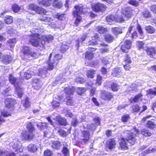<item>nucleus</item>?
Masks as SVG:
<instances>
[{
    "label": "nucleus",
    "mask_w": 156,
    "mask_h": 156,
    "mask_svg": "<svg viewBox=\"0 0 156 156\" xmlns=\"http://www.w3.org/2000/svg\"><path fill=\"white\" fill-rule=\"evenodd\" d=\"M132 42L131 41H126L122 45L121 49L123 52H127L131 47Z\"/></svg>",
    "instance_id": "obj_13"
},
{
    "label": "nucleus",
    "mask_w": 156,
    "mask_h": 156,
    "mask_svg": "<svg viewBox=\"0 0 156 156\" xmlns=\"http://www.w3.org/2000/svg\"><path fill=\"white\" fill-rule=\"evenodd\" d=\"M147 126L148 128L151 129H153L156 126V120L151 119L148 121L147 123Z\"/></svg>",
    "instance_id": "obj_20"
},
{
    "label": "nucleus",
    "mask_w": 156,
    "mask_h": 156,
    "mask_svg": "<svg viewBox=\"0 0 156 156\" xmlns=\"http://www.w3.org/2000/svg\"><path fill=\"white\" fill-rule=\"evenodd\" d=\"M85 129L83 132L81 142L83 144H85L88 142L89 139L90 132L92 133L96 129L95 126L92 124H89L84 127Z\"/></svg>",
    "instance_id": "obj_3"
},
{
    "label": "nucleus",
    "mask_w": 156,
    "mask_h": 156,
    "mask_svg": "<svg viewBox=\"0 0 156 156\" xmlns=\"http://www.w3.org/2000/svg\"><path fill=\"white\" fill-rule=\"evenodd\" d=\"M105 41L107 42L110 43L112 42L113 41L114 38L113 37L111 34H108L105 35Z\"/></svg>",
    "instance_id": "obj_35"
},
{
    "label": "nucleus",
    "mask_w": 156,
    "mask_h": 156,
    "mask_svg": "<svg viewBox=\"0 0 156 156\" xmlns=\"http://www.w3.org/2000/svg\"><path fill=\"white\" fill-rule=\"evenodd\" d=\"M12 9L13 12L17 13L20 10L21 7L17 4H14L12 6Z\"/></svg>",
    "instance_id": "obj_30"
},
{
    "label": "nucleus",
    "mask_w": 156,
    "mask_h": 156,
    "mask_svg": "<svg viewBox=\"0 0 156 156\" xmlns=\"http://www.w3.org/2000/svg\"><path fill=\"white\" fill-rule=\"evenodd\" d=\"M92 8L96 12H103L106 10L107 7L104 4L98 2L92 6Z\"/></svg>",
    "instance_id": "obj_10"
},
{
    "label": "nucleus",
    "mask_w": 156,
    "mask_h": 156,
    "mask_svg": "<svg viewBox=\"0 0 156 156\" xmlns=\"http://www.w3.org/2000/svg\"><path fill=\"white\" fill-rule=\"evenodd\" d=\"M65 93L67 97H69L73 94L75 91V88L74 87L72 86L70 87H65L64 89Z\"/></svg>",
    "instance_id": "obj_15"
},
{
    "label": "nucleus",
    "mask_w": 156,
    "mask_h": 156,
    "mask_svg": "<svg viewBox=\"0 0 156 156\" xmlns=\"http://www.w3.org/2000/svg\"><path fill=\"white\" fill-rule=\"evenodd\" d=\"M44 154L45 156H52L53 153L50 151L48 150L44 151Z\"/></svg>",
    "instance_id": "obj_59"
},
{
    "label": "nucleus",
    "mask_w": 156,
    "mask_h": 156,
    "mask_svg": "<svg viewBox=\"0 0 156 156\" xmlns=\"http://www.w3.org/2000/svg\"><path fill=\"white\" fill-rule=\"evenodd\" d=\"M94 57V53L90 51L86 52L85 53V58L87 59L91 60Z\"/></svg>",
    "instance_id": "obj_37"
},
{
    "label": "nucleus",
    "mask_w": 156,
    "mask_h": 156,
    "mask_svg": "<svg viewBox=\"0 0 156 156\" xmlns=\"http://www.w3.org/2000/svg\"><path fill=\"white\" fill-rule=\"evenodd\" d=\"M116 22H123L126 20H127L124 16H123L122 13V16H119L117 18H116Z\"/></svg>",
    "instance_id": "obj_47"
},
{
    "label": "nucleus",
    "mask_w": 156,
    "mask_h": 156,
    "mask_svg": "<svg viewBox=\"0 0 156 156\" xmlns=\"http://www.w3.org/2000/svg\"><path fill=\"white\" fill-rule=\"evenodd\" d=\"M58 132L60 136L63 137L66 136L67 135V133L61 129H59Z\"/></svg>",
    "instance_id": "obj_55"
},
{
    "label": "nucleus",
    "mask_w": 156,
    "mask_h": 156,
    "mask_svg": "<svg viewBox=\"0 0 156 156\" xmlns=\"http://www.w3.org/2000/svg\"><path fill=\"white\" fill-rule=\"evenodd\" d=\"M21 51L22 53L25 55H29L33 57L37 58L39 55L38 53L34 51H32L31 49L27 46H23L21 49Z\"/></svg>",
    "instance_id": "obj_8"
},
{
    "label": "nucleus",
    "mask_w": 156,
    "mask_h": 156,
    "mask_svg": "<svg viewBox=\"0 0 156 156\" xmlns=\"http://www.w3.org/2000/svg\"><path fill=\"white\" fill-rule=\"evenodd\" d=\"M5 108L3 111L1 112L2 115H0V125L5 122V119H4V117H7L10 115V114L6 111H5Z\"/></svg>",
    "instance_id": "obj_18"
},
{
    "label": "nucleus",
    "mask_w": 156,
    "mask_h": 156,
    "mask_svg": "<svg viewBox=\"0 0 156 156\" xmlns=\"http://www.w3.org/2000/svg\"><path fill=\"white\" fill-rule=\"evenodd\" d=\"M96 74L94 70H89L87 71V75L88 78H93Z\"/></svg>",
    "instance_id": "obj_33"
},
{
    "label": "nucleus",
    "mask_w": 156,
    "mask_h": 156,
    "mask_svg": "<svg viewBox=\"0 0 156 156\" xmlns=\"http://www.w3.org/2000/svg\"><path fill=\"white\" fill-rule=\"evenodd\" d=\"M5 23L7 24H10L13 22V17L9 16H6L4 19Z\"/></svg>",
    "instance_id": "obj_34"
},
{
    "label": "nucleus",
    "mask_w": 156,
    "mask_h": 156,
    "mask_svg": "<svg viewBox=\"0 0 156 156\" xmlns=\"http://www.w3.org/2000/svg\"><path fill=\"white\" fill-rule=\"evenodd\" d=\"M76 10L73 12L74 16L76 18L75 23L78 25L81 20L80 14H84L87 12V9L84 6H75Z\"/></svg>",
    "instance_id": "obj_4"
},
{
    "label": "nucleus",
    "mask_w": 156,
    "mask_h": 156,
    "mask_svg": "<svg viewBox=\"0 0 156 156\" xmlns=\"http://www.w3.org/2000/svg\"><path fill=\"white\" fill-rule=\"evenodd\" d=\"M124 133L126 138H122L121 139L120 142V145L122 149H127L128 148L127 142L132 145L134 144L136 141L135 137L136 135L129 130L125 131Z\"/></svg>",
    "instance_id": "obj_2"
},
{
    "label": "nucleus",
    "mask_w": 156,
    "mask_h": 156,
    "mask_svg": "<svg viewBox=\"0 0 156 156\" xmlns=\"http://www.w3.org/2000/svg\"><path fill=\"white\" fill-rule=\"evenodd\" d=\"M154 90L152 89H150L147 90V95L148 96L149 95L155 96L156 95V88H154Z\"/></svg>",
    "instance_id": "obj_39"
},
{
    "label": "nucleus",
    "mask_w": 156,
    "mask_h": 156,
    "mask_svg": "<svg viewBox=\"0 0 156 156\" xmlns=\"http://www.w3.org/2000/svg\"><path fill=\"white\" fill-rule=\"evenodd\" d=\"M67 145H64L62 152L65 156H68L69 154V150Z\"/></svg>",
    "instance_id": "obj_31"
},
{
    "label": "nucleus",
    "mask_w": 156,
    "mask_h": 156,
    "mask_svg": "<svg viewBox=\"0 0 156 156\" xmlns=\"http://www.w3.org/2000/svg\"><path fill=\"white\" fill-rule=\"evenodd\" d=\"M86 90V88H85L78 87L77 89V92L79 94L81 95L83 94Z\"/></svg>",
    "instance_id": "obj_46"
},
{
    "label": "nucleus",
    "mask_w": 156,
    "mask_h": 156,
    "mask_svg": "<svg viewBox=\"0 0 156 156\" xmlns=\"http://www.w3.org/2000/svg\"><path fill=\"white\" fill-rule=\"evenodd\" d=\"M22 146V145L21 144H20L19 145H18L16 143H15L13 145V148H14L15 150L17 152H21L23 151V148Z\"/></svg>",
    "instance_id": "obj_25"
},
{
    "label": "nucleus",
    "mask_w": 156,
    "mask_h": 156,
    "mask_svg": "<svg viewBox=\"0 0 156 156\" xmlns=\"http://www.w3.org/2000/svg\"><path fill=\"white\" fill-rule=\"evenodd\" d=\"M42 39L43 41H44L45 42H49L52 41L54 39V37L53 36L50 35H47L46 36H42Z\"/></svg>",
    "instance_id": "obj_24"
},
{
    "label": "nucleus",
    "mask_w": 156,
    "mask_h": 156,
    "mask_svg": "<svg viewBox=\"0 0 156 156\" xmlns=\"http://www.w3.org/2000/svg\"><path fill=\"white\" fill-rule=\"evenodd\" d=\"M74 101L71 99H68L66 101L67 105H72L74 104Z\"/></svg>",
    "instance_id": "obj_57"
},
{
    "label": "nucleus",
    "mask_w": 156,
    "mask_h": 156,
    "mask_svg": "<svg viewBox=\"0 0 156 156\" xmlns=\"http://www.w3.org/2000/svg\"><path fill=\"white\" fill-rule=\"evenodd\" d=\"M27 127L28 130V132L25 131L22 133V140H32L34 136L32 133L34 128L31 122L27 124Z\"/></svg>",
    "instance_id": "obj_6"
},
{
    "label": "nucleus",
    "mask_w": 156,
    "mask_h": 156,
    "mask_svg": "<svg viewBox=\"0 0 156 156\" xmlns=\"http://www.w3.org/2000/svg\"><path fill=\"white\" fill-rule=\"evenodd\" d=\"M97 31L100 34H103L106 30V29L104 27L101 26H98L97 28Z\"/></svg>",
    "instance_id": "obj_43"
},
{
    "label": "nucleus",
    "mask_w": 156,
    "mask_h": 156,
    "mask_svg": "<svg viewBox=\"0 0 156 156\" xmlns=\"http://www.w3.org/2000/svg\"><path fill=\"white\" fill-rule=\"evenodd\" d=\"M116 18L115 17L112 15L108 16L107 17L106 20L108 23L110 24H112V22H116Z\"/></svg>",
    "instance_id": "obj_29"
},
{
    "label": "nucleus",
    "mask_w": 156,
    "mask_h": 156,
    "mask_svg": "<svg viewBox=\"0 0 156 156\" xmlns=\"http://www.w3.org/2000/svg\"><path fill=\"white\" fill-rule=\"evenodd\" d=\"M15 103V100L11 98H7L5 101L6 107L8 108H12Z\"/></svg>",
    "instance_id": "obj_14"
},
{
    "label": "nucleus",
    "mask_w": 156,
    "mask_h": 156,
    "mask_svg": "<svg viewBox=\"0 0 156 156\" xmlns=\"http://www.w3.org/2000/svg\"><path fill=\"white\" fill-rule=\"evenodd\" d=\"M8 33L11 36H13L14 34L17 33V31L12 27H11L9 29Z\"/></svg>",
    "instance_id": "obj_45"
},
{
    "label": "nucleus",
    "mask_w": 156,
    "mask_h": 156,
    "mask_svg": "<svg viewBox=\"0 0 156 156\" xmlns=\"http://www.w3.org/2000/svg\"><path fill=\"white\" fill-rule=\"evenodd\" d=\"M144 45L145 43L143 41H138L137 42V45L139 49L143 48Z\"/></svg>",
    "instance_id": "obj_54"
},
{
    "label": "nucleus",
    "mask_w": 156,
    "mask_h": 156,
    "mask_svg": "<svg viewBox=\"0 0 156 156\" xmlns=\"http://www.w3.org/2000/svg\"><path fill=\"white\" fill-rule=\"evenodd\" d=\"M101 97L105 100H109L112 98L113 96L109 92L104 91L101 93Z\"/></svg>",
    "instance_id": "obj_19"
},
{
    "label": "nucleus",
    "mask_w": 156,
    "mask_h": 156,
    "mask_svg": "<svg viewBox=\"0 0 156 156\" xmlns=\"http://www.w3.org/2000/svg\"><path fill=\"white\" fill-rule=\"evenodd\" d=\"M10 82L14 84L15 87V91L20 98L22 97L23 89L20 85L22 83L21 79H9Z\"/></svg>",
    "instance_id": "obj_5"
},
{
    "label": "nucleus",
    "mask_w": 156,
    "mask_h": 156,
    "mask_svg": "<svg viewBox=\"0 0 156 156\" xmlns=\"http://www.w3.org/2000/svg\"><path fill=\"white\" fill-rule=\"evenodd\" d=\"M56 119L61 125L65 126L67 124L66 120L64 117H61L59 115L57 116Z\"/></svg>",
    "instance_id": "obj_21"
},
{
    "label": "nucleus",
    "mask_w": 156,
    "mask_h": 156,
    "mask_svg": "<svg viewBox=\"0 0 156 156\" xmlns=\"http://www.w3.org/2000/svg\"><path fill=\"white\" fill-rule=\"evenodd\" d=\"M65 14H56L55 16L56 18L58 19V20H62L65 19Z\"/></svg>",
    "instance_id": "obj_42"
},
{
    "label": "nucleus",
    "mask_w": 156,
    "mask_h": 156,
    "mask_svg": "<svg viewBox=\"0 0 156 156\" xmlns=\"http://www.w3.org/2000/svg\"><path fill=\"white\" fill-rule=\"evenodd\" d=\"M87 34H84L81 37L80 40H77V45L79 47V43L80 42H82L85 41L86 38H87Z\"/></svg>",
    "instance_id": "obj_51"
},
{
    "label": "nucleus",
    "mask_w": 156,
    "mask_h": 156,
    "mask_svg": "<svg viewBox=\"0 0 156 156\" xmlns=\"http://www.w3.org/2000/svg\"><path fill=\"white\" fill-rule=\"evenodd\" d=\"M32 31L34 32L32 35L30 36V44L33 46L40 48L43 50L44 48L45 42L42 39V36L38 29L33 28Z\"/></svg>",
    "instance_id": "obj_1"
},
{
    "label": "nucleus",
    "mask_w": 156,
    "mask_h": 156,
    "mask_svg": "<svg viewBox=\"0 0 156 156\" xmlns=\"http://www.w3.org/2000/svg\"><path fill=\"white\" fill-rule=\"evenodd\" d=\"M69 48L68 46L65 44L62 45L60 47V50L62 52L66 51Z\"/></svg>",
    "instance_id": "obj_56"
},
{
    "label": "nucleus",
    "mask_w": 156,
    "mask_h": 156,
    "mask_svg": "<svg viewBox=\"0 0 156 156\" xmlns=\"http://www.w3.org/2000/svg\"><path fill=\"white\" fill-rule=\"evenodd\" d=\"M51 55L52 54L51 53L50 55L48 62V68L50 70L53 69L54 66H56L58 63V61L55 58V57L52 58H51Z\"/></svg>",
    "instance_id": "obj_12"
},
{
    "label": "nucleus",
    "mask_w": 156,
    "mask_h": 156,
    "mask_svg": "<svg viewBox=\"0 0 156 156\" xmlns=\"http://www.w3.org/2000/svg\"><path fill=\"white\" fill-rule=\"evenodd\" d=\"M112 31L115 35H116L122 33V29L119 27L112 28Z\"/></svg>",
    "instance_id": "obj_28"
},
{
    "label": "nucleus",
    "mask_w": 156,
    "mask_h": 156,
    "mask_svg": "<svg viewBox=\"0 0 156 156\" xmlns=\"http://www.w3.org/2000/svg\"><path fill=\"white\" fill-rule=\"evenodd\" d=\"M52 147L56 149H59L61 146L60 142L58 141H54L52 146Z\"/></svg>",
    "instance_id": "obj_36"
},
{
    "label": "nucleus",
    "mask_w": 156,
    "mask_h": 156,
    "mask_svg": "<svg viewBox=\"0 0 156 156\" xmlns=\"http://www.w3.org/2000/svg\"><path fill=\"white\" fill-rule=\"evenodd\" d=\"M38 127L40 128L41 130L46 128L47 126V123L46 122L40 123L37 125Z\"/></svg>",
    "instance_id": "obj_40"
},
{
    "label": "nucleus",
    "mask_w": 156,
    "mask_h": 156,
    "mask_svg": "<svg viewBox=\"0 0 156 156\" xmlns=\"http://www.w3.org/2000/svg\"><path fill=\"white\" fill-rule=\"evenodd\" d=\"M22 102L23 103V105L26 108L29 107L30 105L27 98H26L24 101H22Z\"/></svg>",
    "instance_id": "obj_50"
},
{
    "label": "nucleus",
    "mask_w": 156,
    "mask_h": 156,
    "mask_svg": "<svg viewBox=\"0 0 156 156\" xmlns=\"http://www.w3.org/2000/svg\"><path fill=\"white\" fill-rule=\"evenodd\" d=\"M132 108L133 112H137L140 109V108L139 107L137 104H136L133 106Z\"/></svg>",
    "instance_id": "obj_58"
},
{
    "label": "nucleus",
    "mask_w": 156,
    "mask_h": 156,
    "mask_svg": "<svg viewBox=\"0 0 156 156\" xmlns=\"http://www.w3.org/2000/svg\"><path fill=\"white\" fill-rule=\"evenodd\" d=\"M94 120V123L97 126L100 125V123L101 119L100 118L98 117H96L95 118Z\"/></svg>",
    "instance_id": "obj_60"
},
{
    "label": "nucleus",
    "mask_w": 156,
    "mask_h": 156,
    "mask_svg": "<svg viewBox=\"0 0 156 156\" xmlns=\"http://www.w3.org/2000/svg\"><path fill=\"white\" fill-rule=\"evenodd\" d=\"M116 142L114 139H109L107 141L106 148L111 150L115 146Z\"/></svg>",
    "instance_id": "obj_16"
},
{
    "label": "nucleus",
    "mask_w": 156,
    "mask_h": 156,
    "mask_svg": "<svg viewBox=\"0 0 156 156\" xmlns=\"http://www.w3.org/2000/svg\"><path fill=\"white\" fill-rule=\"evenodd\" d=\"M111 88L113 91H115L118 90V87L117 84L115 83H113L111 84Z\"/></svg>",
    "instance_id": "obj_48"
},
{
    "label": "nucleus",
    "mask_w": 156,
    "mask_h": 156,
    "mask_svg": "<svg viewBox=\"0 0 156 156\" xmlns=\"http://www.w3.org/2000/svg\"><path fill=\"white\" fill-rule=\"evenodd\" d=\"M99 38L96 36L92 37V40L89 41L87 43V44L89 45H94L98 44H99L100 45L103 46L105 47V48H102L100 49V51L101 53H104L108 52L109 50L108 48H107V44H105L104 43H100L99 42Z\"/></svg>",
    "instance_id": "obj_7"
},
{
    "label": "nucleus",
    "mask_w": 156,
    "mask_h": 156,
    "mask_svg": "<svg viewBox=\"0 0 156 156\" xmlns=\"http://www.w3.org/2000/svg\"><path fill=\"white\" fill-rule=\"evenodd\" d=\"M143 16L145 18H148L151 16V15L149 11L147 10H145L143 12Z\"/></svg>",
    "instance_id": "obj_49"
},
{
    "label": "nucleus",
    "mask_w": 156,
    "mask_h": 156,
    "mask_svg": "<svg viewBox=\"0 0 156 156\" xmlns=\"http://www.w3.org/2000/svg\"><path fill=\"white\" fill-rule=\"evenodd\" d=\"M53 6L56 7V8H59L62 6V3L60 2H58L55 0L53 4Z\"/></svg>",
    "instance_id": "obj_44"
},
{
    "label": "nucleus",
    "mask_w": 156,
    "mask_h": 156,
    "mask_svg": "<svg viewBox=\"0 0 156 156\" xmlns=\"http://www.w3.org/2000/svg\"><path fill=\"white\" fill-rule=\"evenodd\" d=\"M156 151V149L153 148L151 149H150V148L145 151H144V153H145V154H147L148 153H150L151 152H154Z\"/></svg>",
    "instance_id": "obj_63"
},
{
    "label": "nucleus",
    "mask_w": 156,
    "mask_h": 156,
    "mask_svg": "<svg viewBox=\"0 0 156 156\" xmlns=\"http://www.w3.org/2000/svg\"><path fill=\"white\" fill-rule=\"evenodd\" d=\"M142 94L140 93L135 96L134 98L131 99V102H138L141 101L142 99Z\"/></svg>",
    "instance_id": "obj_23"
},
{
    "label": "nucleus",
    "mask_w": 156,
    "mask_h": 156,
    "mask_svg": "<svg viewBox=\"0 0 156 156\" xmlns=\"http://www.w3.org/2000/svg\"><path fill=\"white\" fill-rule=\"evenodd\" d=\"M133 11L130 7L125 8L122 11L123 16H124L126 20L130 18L133 15Z\"/></svg>",
    "instance_id": "obj_11"
},
{
    "label": "nucleus",
    "mask_w": 156,
    "mask_h": 156,
    "mask_svg": "<svg viewBox=\"0 0 156 156\" xmlns=\"http://www.w3.org/2000/svg\"><path fill=\"white\" fill-rule=\"evenodd\" d=\"M145 29L147 32L150 34L154 33L155 32V29L151 26H146Z\"/></svg>",
    "instance_id": "obj_32"
},
{
    "label": "nucleus",
    "mask_w": 156,
    "mask_h": 156,
    "mask_svg": "<svg viewBox=\"0 0 156 156\" xmlns=\"http://www.w3.org/2000/svg\"><path fill=\"white\" fill-rule=\"evenodd\" d=\"M13 57L10 55H6L2 56V61L4 64H7L12 60Z\"/></svg>",
    "instance_id": "obj_17"
},
{
    "label": "nucleus",
    "mask_w": 156,
    "mask_h": 156,
    "mask_svg": "<svg viewBox=\"0 0 156 156\" xmlns=\"http://www.w3.org/2000/svg\"><path fill=\"white\" fill-rule=\"evenodd\" d=\"M9 152L5 149L0 150V156H7Z\"/></svg>",
    "instance_id": "obj_53"
},
{
    "label": "nucleus",
    "mask_w": 156,
    "mask_h": 156,
    "mask_svg": "<svg viewBox=\"0 0 156 156\" xmlns=\"http://www.w3.org/2000/svg\"><path fill=\"white\" fill-rule=\"evenodd\" d=\"M27 147L29 151L34 153L37 151L38 146L36 144H31L28 145Z\"/></svg>",
    "instance_id": "obj_22"
},
{
    "label": "nucleus",
    "mask_w": 156,
    "mask_h": 156,
    "mask_svg": "<svg viewBox=\"0 0 156 156\" xmlns=\"http://www.w3.org/2000/svg\"><path fill=\"white\" fill-rule=\"evenodd\" d=\"M147 52L151 57H152V56L153 57V55H155L156 50L154 48H149L147 49Z\"/></svg>",
    "instance_id": "obj_27"
},
{
    "label": "nucleus",
    "mask_w": 156,
    "mask_h": 156,
    "mask_svg": "<svg viewBox=\"0 0 156 156\" xmlns=\"http://www.w3.org/2000/svg\"><path fill=\"white\" fill-rule=\"evenodd\" d=\"M129 115H126L123 116L122 117V119L123 122H126L127 121L129 118Z\"/></svg>",
    "instance_id": "obj_61"
},
{
    "label": "nucleus",
    "mask_w": 156,
    "mask_h": 156,
    "mask_svg": "<svg viewBox=\"0 0 156 156\" xmlns=\"http://www.w3.org/2000/svg\"><path fill=\"white\" fill-rule=\"evenodd\" d=\"M97 93V90L96 88H93L90 90V96H94Z\"/></svg>",
    "instance_id": "obj_62"
},
{
    "label": "nucleus",
    "mask_w": 156,
    "mask_h": 156,
    "mask_svg": "<svg viewBox=\"0 0 156 156\" xmlns=\"http://www.w3.org/2000/svg\"><path fill=\"white\" fill-rule=\"evenodd\" d=\"M28 9L36 12L39 14H45L46 13V10L41 7L38 6L34 4H31L28 6Z\"/></svg>",
    "instance_id": "obj_9"
},
{
    "label": "nucleus",
    "mask_w": 156,
    "mask_h": 156,
    "mask_svg": "<svg viewBox=\"0 0 156 156\" xmlns=\"http://www.w3.org/2000/svg\"><path fill=\"white\" fill-rule=\"evenodd\" d=\"M121 70L120 68H115L112 75L114 77H119V75L121 74Z\"/></svg>",
    "instance_id": "obj_26"
},
{
    "label": "nucleus",
    "mask_w": 156,
    "mask_h": 156,
    "mask_svg": "<svg viewBox=\"0 0 156 156\" xmlns=\"http://www.w3.org/2000/svg\"><path fill=\"white\" fill-rule=\"evenodd\" d=\"M78 122V121L76 118H73V120L71 122L72 125L74 126H77Z\"/></svg>",
    "instance_id": "obj_64"
},
{
    "label": "nucleus",
    "mask_w": 156,
    "mask_h": 156,
    "mask_svg": "<svg viewBox=\"0 0 156 156\" xmlns=\"http://www.w3.org/2000/svg\"><path fill=\"white\" fill-rule=\"evenodd\" d=\"M128 3L131 5L137 6L139 5V2L135 0H130L128 1Z\"/></svg>",
    "instance_id": "obj_52"
},
{
    "label": "nucleus",
    "mask_w": 156,
    "mask_h": 156,
    "mask_svg": "<svg viewBox=\"0 0 156 156\" xmlns=\"http://www.w3.org/2000/svg\"><path fill=\"white\" fill-rule=\"evenodd\" d=\"M141 133L143 136L146 137L150 136L151 135V133L149 131L145 129H143Z\"/></svg>",
    "instance_id": "obj_38"
},
{
    "label": "nucleus",
    "mask_w": 156,
    "mask_h": 156,
    "mask_svg": "<svg viewBox=\"0 0 156 156\" xmlns=\"http://www.w3.org/2000/svg\"><path fill=\"white\" fill-rule=\"evenodd\" d=\"M39 19L41 21H44L45 23H47L50 22L51 19L50 17L43 16L39 18Z\"/></svg>",
    "instance_id": "obj_41"
}]
</instances>
